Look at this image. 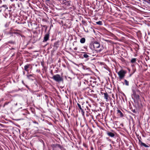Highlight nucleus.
Returning <instances> with one entry per match:
<instances>
[{"label": "nucleus", "instance_id": "nucleus-1", "mask_svg": "<svg viewBox=\"0 0 150 150\" xmlns=\"http://www.w3.org/2000/svg\"><path fill=\"white\" fill-rule=\"evenodd\" d=\"M85 103L84 102H80L77 103V105L76 106L77 109L79 112H81V114L84 115L85 112V110H86V108H88V107L85 106Z\"/></svg>", "mask_w": 150, "mask_h": 150}, {"label": "nucleus", "instance_id": "nucleus-2", "mask_svg": "<svg viewBox=\"0 0 150 150\" xmlns=\"http://www.w3.org/2000/svg\"><path fill=\"white\" fill-rule=\"evenodd\" d=\"M51 78L53 79L56 82L59 83L63 81V79L62 77H61L60 75L58 74L54 75Z\"/></svg>", "mask_w": 150, "mask_h": 150}, {"label": "nucleus", "instance_id": "nucleus-3", "mask_svg": "<svg viewBox=\"0 0 150 150\" xmlns=\"http://www.w3.org/2000/svg\"><path fill=\"white\" fill-rule=\"evenodd\" d=\"M126 72L123 70H121L117 73L120 79H122L125 77Z\"/></svg>", "mask_w": 150, "mask_h": 150}, {"label": "nucleus", "instance_id": "nucleus-4", "mask_svg": "<svg viewBox=\"0 0 150 150\" xmlns=\"http://www.w3.org/2000/svg\"><path fill=\"white\" fill-rule=\"evenodd\" d=\"M91 52H90L88 53V54L91 55L92 56H94L96 55V53L98 52H100L102 51V50L101 49L96 50L94 49L93 50L91 49Z\"/></svg>", "mask_w": 150, "mask_h": 150}, {"label": "nucleus", "instance_id": "nucleus-5", "mask_svg": "<svg viewBox=\"0 0 150 150\" xmlns=\"http://www.w3.org/2000/svg\"><path fill=\"white\" fill-rule=\"evenodd\" d=\"M92 46L94 49L98 48L100 46V43L99 42L95 41L93 43L92 45H91L90 47L91 48H92Z\"/></svg>", "mask_w": 150, "mask_h": 150}, {"label": "nucleus", "instance_id": "nucleus-6", "mask_svg": "<svg viewBox=\"0 0 150 150\" xmlns=\"http://www.w3.org/2000/svg\"><path fill=\"white\" fill-rule=\"evenodd\" d=\"M133 92V96L134 97V98L136 99V100H138L139 99V96L136 94V91L135 90L133 89L132 90Z\"/></svg>", "mask_w": 150, "mask_h": 150}, {"label": "nucleus", "instance_id": "nucleus-7", "mask_svg": "<svg viewBox=\"0 0 150 150\" xmlns=\"http://www.w3.org/2000/svg\"><path fill=\"white\" fill-rule=\"evenodd\" d=\"M140 139L139 138V145L142 146H144L145 147H149V146L148 145L146 144H145L143 143L141 141V137H140Z\"/></svg>", "mask_w": 150, "mask_h": 150}, {"label": "nucleus", "instance_id": "nucleus-8", "mask_svg": "<svg viewBox=\"0 0 150 150\" xmlns=\"http://www.w3.org/2000/svg\"><path fill=\"white\" fill-rule=\"evenodd\" d=\"M50 37V33L48 32L44 36V39L43 40V42H47L49 39Z\"/></svg>", "mask_w": 150, "mask_h": 150}, {"label": "nucleus", "instance_id": "nucleus-9", "mask_svg": "<svg viewBox=\"0 0 150 150\" xmlns=\"http://www.w3.org/2000/svg\"><path fill=\"white\" fill-rule=\"evenodd\" d=\"M106 133L108 136L111 137H114L115 136V133L114 132H112L108 131Z\"/></svg>", "mask_w": 150, "mask_h": 150}, {"label": "nucleus", "instance_id": "nucleus-10", "mask_svg": "<svg viewBox=\"0 0 150 150\" xmlns=\"http://www.w3.org/2000/svg\"><path fill=\"white\" fill-rule=\"evenodd\" d=\"M101 93L102 95H104V97L106 101V102H108V98L109 97V95L108 93L105 92V93H102L101 92Z\"/></svg>", "mask_w": 150, "mask_h": 150}, {"label": "nucleus", "instance_id": "nucleus-11", "mask_svg": "<svg viewBox=\"0 0 150 150\" xmlns=\"http://www.w3.org/2000/svg\"><path fill=\"white\" fill-rule=\"evenodd\" d=\"M30 64H27L24 66V70L28 72V73L29 71V69L28 68H29L30 67Z\"/></svg>", "mask_w": 150, "mask_h": 150}, {"label": "nucleus", "instance_id": "nucleus-12", "mask_svg": "<svg viewBox=\"0 0 150 150\" xmlns=\"http://www.w3.org/2000/svg\"><path fill=\"white\" fill-rule=\"evenodd\" d=\"M27 78L28 79H29L31 80H33V79H31V77H35L34 75V74H27Z\"/></svg>", "mask_w": 150, "mask_h": 150}, {"label": "nucleus", "instance_id": "nucleus-13", "mask_svg": "<svg viewBox=\"0 0 150 150\" xmlns=\"http://www.w3.org/2000/svg\"><path fill=\"white\" fill-rule=\"evenodd\" d=\"M117 114L119 116H120L121 117H122L123 116L122 113L119 110H117Z\"/></svg>", "mask_w": 150, "mask_h": 150}, {"label": "nucleus", "instance_id": "nucleus-14", "mask_svg": "<svg viewBox=\"0 0 150 150\" xmlns=\"http://www.w3.org/2000/svg\"><path fill=\"white\" fill-rule=\"evenodd\" d=\"M59 41H58L54 43V47H56V48H57L59 46Z\"/></svg>", "mask_w": 150, "mask_h": 150}, {"label": "nucleus", "instance_id": "nucleus-15", "mask_svg": "<svg viewBox=\"0 0 150 150\" xmlns=\"http://www.w3.org/2000/svg\"><path fill=\"white\" fill-rule=\"evenodd\" d=\"M85 89L86 91L88 93H92L94 91L93 90L89 88L88 87L86 88Z\"/></svg>", "mask_w": 150, "mask_h": 150}, {"label": "nucleus", "instance_id": "nucleus-16", "mask_svg": "<svg viewBox=\"0 0 150 150\" xmlns=\"http://www.w3.org/2000/svg\"><path fill=\"white\" fill-rule=\"evenodd\" d=\"M57 147L59 148L61 150H65L66 149L64 148L63 146H61L60 144H57L56 145Z\"/></svg>", "mask_w": 150, "mask_h": 150}, {"label": "nucleus", "instance_id": "nucleus-17", "mask_svg": "<svg viewBox=\"0 0 150 150\" xmlns=\"http://www.w3.org/2000/svg\"><path fill=\"white\" fill-rule=\"evenodd\" d=\"M137 59L136 58H133L131 59L130 62L132 64L135 63L136 62Z\"/></svg>", "mask_w": 150, "mask_h": 150}, {"label": "nucleus", "instance_id": "nucleus-18", "mask_svg": "<svg viewBox=\"0 0 150 150\" xmlns=\"http://www.w3.org/2000/svg\"><path fill=\"white\" fill-rule=\"evenodd\" d=\"M86 41V40L85 38H82L80 40V42L81 43H84Z\"/></svg>", "mask_w": 150, "mask_h": 150}, {"label": "nucleus", "instance_id": "nucleus-19", "mask_svg": "<svg viewBox=\"0 0 150 150\" xmlns=\"http://www.w3.org/2000/svg\"><path fill=\"white\" fill-rule=\"evenodd\" d=\"M87 54H88V53H86V52H84V54H83V57L84 58H87L89 57V56Z\"/></svg>", "mask_w": 150, "mask_h": 150}, {"label": "nucleus", "instance_id": "nucleus-20", "mask_svg": "<svg viewBox=\"0 0 150 150\" xmlns=\"http://www.w3.org/2000/svg\"><path fill=\"white\" fill-rule=\"evenodd\" d=\"M124 82L125 83V84L127 86H129V83L128 81L126 80L125 79Z\"/></svg>", "mask_w": 150, "mask_h": 150}, {"label": "nucleus", "instance_id": "nucleus-21", "mask_svg": "<svg viewBox=\"0 0 150 150\" xmlns=\"http://www.w3.org/2000/svg\"><path fill=\"white\" fill-rule=\"evenodd\" d=\"M96 23L97 24L99 25H102L103 24L102 22L101 21H98V22H96Z\"/></svg>", "mask_w": 150, "mask_h": 150}, {"label": "nucleus", "instance_id": "nucleus-22", "mask_svg": "<svg viewBox=\"0 0 150 150\" xmlns=\"http://www.w3.org/2000/svg\"><path fill=\"white\" fill-rule=\"evenodd\" d=\"M148 32L149 34H150V25H148Z\"/></svg>", "mask_w": 150, "mask_h": 150}, {"label": "nucleus", "instance_id": "nucleus-23", "mask_svg": "<svg viewBox=\"0 0 150 150\" xmlns=\"http://www.w3.org/2000/svg\"><path fill=\"white\" fill-rule=\"evenodd\" d=\"M108 34L111 36H113L114 35L113 33L110 32L108 31Z\"/></svg>", "mask_w": 150, "mask_h": 150}, {"label": "nucleus", "instance_id": "nucleus-24", "mask_svg": "<svg viewBox=\"0 0 150 150\" xmlns=\"http://www.w3.org/2000/svg\"><path fill=\"white\" fill-rule=\"evenodd\" d=\"M9 103H10L9 102H6L5 103H4V105L3 107H4L5 105H8Z\"/></svg>", "mask_w": 150, "mask_h": 150}, {"label": "nucleus", "instance_id": "nucleus-25", "mask_svg": "<svg viewBox=\"0 0 150 150\" xmlns=\"http://www.w3.org/2000/svg\"><path fill=\"white\" fill-rule=\"evenodd\" d=\"M144 1L147 2L148 4H150V0H144Z\"/></svg>", "mask_w": 150, "mask_h": 150}, {"label": "nucleus", "instance_id": "nucleus-26", "mask_svg": "<svg viewBox=\"0 0 150 150\" xmlns=\"http://www.w3.org/2000/svg\"><path fill=\"white\" fill-rule=\"evenodd\" d=\"M8 42L9 43H11V44H13L14 43V42L12 41H9Z\"/></svg>", "mask_w": 150, "mask_h": 150}, {"label": "nucleus", "instance_id": "nucleus-27", "mask_svg": "<svg viewBox=\"0 0 150 150\" xmlns=\"http://www.w3.org/2000/svg\"><path fill=\"white\" fill-rule=\"evenodd\" d=\"M33 122L35 124H36L38 125V123L35 120L33 121Z\"/></svg>", "mask_w": 150, "mask_h": 150}, {"label": "nucleus", "instance_id": "nucleus-28", "mask_svg": "<svg viewBox=\"0 0 150 150\" xmlns=\"http://www.w3.org/2000/svg\"><path fill=\"white\" fill-rule=\"evenodd\" d=\"M135 90V91H136V92H137L139 93H140V91L137 88Z\"/></svg>", "mask_w": 150, "mask_h": 150}, {"label": "nucleus", "instance_id": "nucleus-29", "mask_svg": "<svg viewBox=\"0 0 150 150\" xmlns=\"http://www.w3.org/2000/svg\"><path fill=\"white\" fill-rule=\"evenodd\" d=\"M120 59L123 62L125 61L124 59L122 57H121Z\"/></svg>", "mask_w": 150, "mask_h": 150}, {"label": "nucleus", "instance_id": "nucleus-30", "mask_svg": "<svg viewBox=\"0 0 150 150\" xmlns=\"http://www.w3.org/2000/svg\"><path fill=\"white\" fill-rule=\"evenodd\" d=\"M135 70H134L132 74H130L129 75V77H131V76L132 75V74H133L134 73V72H135Z\"/></svg>", "mask_w": 150, "mask_h": 150}, {"label": "nucleus", "instance_id": "nucleus-31", "mask_svg": "<svg viewBox=\"0 0 150 150\" xmlns=\"http://www.w3.org/2000/svg\"><path fill=\"white\" fill-rule=\"evenodd\" d=\"M16 31H18V33H18V34H19L20 32H21V31L19 30H16Z\"/></svg>", "mask_w": 150, "mask_h": 150}, {"label": "nucleus", "instance_id": "nucleus-32", "mask_svg": "<svg viewBox=\"0 0 150 150\" xmlns=\"http://www.w3.org/2000/svg\"><path fill=\"white\" fill-rule=\"evenodd\" d=\"M25 87L29 90H30V88H29V87L26 85L25 84V85H24Z\"/></svg>", "mask_w": 150, "mask_h": 150}, {"label": "nucleus", "instance_id": "nucleus-33", "mask_svg": "<svg viewBox=\"0 0 150 150\" xmlns=\"http://www.w3.org/2000/svg\"><path fill=\"white\" fill-rule=\"evenodd\" d=\"M132 112H133V113H136L137 112L136 111V110H135V109H134V110H132Z\"/></svg>", "mask_w": 150, "mask_h": 150}, {"label": "nucleus", "instance_id": "nucleus-34", "mask_svg": "<svg viewBox=\"0 0 150 150\" xmlns=\"http://www.w3.org/2000/svg\"><path fill=\"white\" fill-rule=\"evenodd\" d=\"M94 149L93 147L92 146H91V150H93Z\"/></svg>", "mask_w": 150, "mask_h": 150}, {"label": "nucleus", "instance_id": "nucleus-35", "mask_svg": "<svg viewBox=\"0 0 150 150\" xmlns=\"http://www.w3.org/2000/svg\"><path fill=\"white\" fill-rule=\"evenodd\" d=\"M53 25H52V24H51V25H50V29H51V28L52 27H53Z\"/></svg>", "mask_w": 150, "mask_h": 150}, {"label": "nucleus", "instance_id": "nucleus-36", "mask_svg": "<svg viewBox=\"0 0 150 150\" xmlns=\"http://www.w3.org/2000/svg\"><path fill=\"white\" fill-rule=\"evenodd\" d=\"M22 83L24 85H25V83H24L23 81H22Z\"/></svg>", "mask_w": 150, "mask_h": 150}, {"label": "nucleus", "instance_id": "nucleus-37", "mask_svg": "<svg viewBox=\"0 0 150 150\" xmlns=\"http://www.w3.org/2000/svg\"><path fill=\"white\" fill-rule=\"evenodd\" d=\"M45 99H46L48 98V96L47 95H45Z\"/></svg>", "mask_w": 150, "mask_h": 150}, {"label": "nucleus", "instance_id": "nucleus-38", "mask_svg": "<svg viewBox=\"0 0 150 150\" xmlns=\"http://www.w3.org/2000/svg\"><path fill=\"white\" fill-rule=\"evenodd\" d=\"M77 48L75 47V48H74V50H77Z\"/></svg>", "mask_w": 150, "mask_h": 150}, {"label": "nucleus", "instance_id": "nucleus-39", "mask_svg": "<svg viewBox=\"0 0 150 150\" xmlns=\"http://www.w3.org/2000/svg\"><path fill=\"white\" fill-rule=\"evenodd\" d=\"M67 3H68V5H70V2H69V1L67 2Z\"/></svg>", "mask_w": 150, "mask_h": 150}, {"label": "nucleus", "instance_id": "nucleus-40", "mask_svg": "<svg viewBox=\"0 0 150 150\" xmlns=\"http://www.w3.org/2000/svg\"><path fill=\"white\" fill-rule=\"evenodd\" d=\"M6 5H3L2 6V7H6Z\"/></svg>", "mask_w": 150, "mask_h": 150}, {"label": "nucleus", "instance_id": "nucleus-41", "mask_svg": "<svg viewBox=\"0 0 150 150\" xmlns=\"http://www.w3.org/2000/svg\"><path fill=\"white\" fill-rule=\"evenodd\" d=\"M110 105L111 106H112V103H110Z\"/></svg>", "mask_w": 150, "mask_h": 150}, {"label": "nucleus", "instance_id": "nucleus-42", "mask_svg": "<svg viewBox=\"0 0 150 150\" xmlns=\"http://www.w3.org/2000/svg\"><path fill=\"white\" fill-rule=\"evenodd\" d=\"M46 0L47 1H50V0Z\"/></svg>", "mask_w": 150, "mask_h": 150}, {"label": "nucleus", "instance_id": "nucleus-43", "mask_svg": "<svg viewBox=\"0 0 150 150\" xmlns=\"http://www.w3.org/2000/svg\"><path fill=\"white\" fill-rule=\"evenodd\" d=\"M23 74H25V72H23Z\"/></svg>", "mask_w": 150, "mask_h": 150}, {"label": "nucleus", "instance_id": "nucleus-44", "mask_svg": "<svg viewBox=\"0 0 150 150\" xmlns=\"http://www.w3.org/2000/svg\"><path fill=\"white\" fill-rule=\"evenodd\" d=\"M106 139H109V138H106Z\"/></svg>", "mask_w": 150, "mask_h": 150}, {"label": "nucleus", "instance_id": "nucleus-45", "mask_svg": "<svg viewBox=\"0 0 150 150\" xmlns=\"http://www.w3.org/2000/svg\"><path fill=\"white\" fill-rule=\"evenodd\" d=\"M47 27H46V28L45 30H46V29H47Z\"/></svg>", "mask_w": 150, "mask_h": 150}, {"label": "nucleus", "instance_id": "nucleus-46", "mask_svg": "<svg viewBox=\"0 0 150 150\" xmlns=\"http://www.w3.org/2000/svg\"><path fill=\"white\" fill-rule=\"evenodd\" d=\"M45 25H44V26H43V27H45Z\"/></svg>", "mask_w": 150, "mask_h": 150}, {"label": "nucleus", "instance_id": "nucleus-47", "mask_svg": "<svg viewBox=\"0 0 150 150\" xmlns=\"http://www.w3.org/2000/svg\"><path fill=\"white\" fill-rule=\"evenodd\" d=\"M7 26V25H5V26H6V27H7V26Z\"/></svg>", "mask_w": 150, "mask_h": 150}, {"label": "nucleus", "instance_id": "nucleus-48", "mask_svg": "<svg viewBox=\"0 0 150 150\" xmlns=\"http://www.w3.org/2000/svg\"><path fill=\"white\" fill-rule=\"evenodd\" d=\"M7 26V25H5V26H6V27H7V26Z\"/></svg>", "mask_w": 150, "mask_h": 150}, {"label": "nucleus", "instance_id": "nucleus-49", "mask_svg": "<svg viewBox=\"0 0 150 150\" xmlns=\"http://www.w3.org/2000/svg\"><path fill=\"white\" fill-rule=\"evenodd\" d=\"M93 130L92 129L91 130V131H92Z\"/></svg>", "mask_w": 150, "mask_h": 150}, {"label": "nucleus", "instance_id": "nucleus-50", "mask_svg": "<svg viewBox=\"0 0 150 150\" xmlns=\"http://www.w3.org/2000/svg\"><path fill=\"white\" fill-rule=\"evenodd\" d=\"M1 39H0V41H1Z\"/></svg>", "mask_w": 150, "mask_h": 150}, {"label": "nucleus", "instance_id": "nucleus-51", "mask_svg": "<svg viewBox=\"0 0 150 150\" xmlns=\"http://www.w3.org/2000/svg\"><path fill=\"white\" fill-rule=\"evenodd\" d=\"M67 150L66 149V150Z\"/></svg>", "mask_w": 150, "mask_h": 150}]
</instances>
